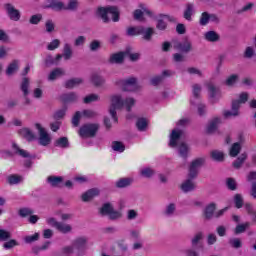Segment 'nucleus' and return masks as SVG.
Instances as JSON below:
<instances>
[{
	"instance_id": "nucleus-37",
	"label": "nucleus",
	"mask_w": 256,
	"mask_h": 256,
	"mask_svg": "<svg viewBox=\"0 0 256 256\" xmlns=\"http://www.w3.org/2000/svg\"><path fill=\"white\" fill-rule=\"evenodd\" d=\"M207 89H208L209 96L211 97V99H215V97L219 96V94L221 93L219 88H217L213 83H209L207 85Z\"/></svg>"
},
{
	"instance_id": "nucleus-29",
	"label": "nucleus",
	"mask_w": 256,
	"mask_h": 256,
	"mask_svg": "<svg viewBox=\"0 0 256 256\" xmlns=\"http://www.w3.org/2000/svg\"><path fill=\"white\" fill-rule=\"evenodd\" d=\"M176 212H177V204L170 203L166 205L163 211V215H165V217H173V215H175Z\"/></svg>"
},
{
	"instance_id": "nucleus-19",
	"label": "nucleus",
	"mask_w": 256,
	"mask_h": 256,
	"mask_svg": "<svg viewBox=\"0 0 256 256\" xmlns=\"http://www.w3.org/2000/svg\"><path fill=\"white\" fill-rule=\"evenodd\" d=\"M61 59H63L62 54H57L55 58L49 54L46 56L44 61L46 67H51L52 65H58L61 62Z\"/></svg>"
},
{
	"instance_id": "nucleus-47",
	"label": "nucleus",
	"mask_w": 256,
	"mask_h": 256,
	"mask_svg": "<svg viewBox=\"0 0 256 256\" xmlns=\"http://www.w3.org/2000/svg\"><path fill=\"white\" fill-rule=\"evenodd\" d=\"M245 159H247V154H241L234 162L233 167L234 169H241V165L245 163Z\"/></svg>"
},
{
	"instance_id": "nucleus-54",
	"label": "nucleus",
	"mask_w": 256,
	"mask_h": 256,
	"mask_svg": "<svg viewBox=\"0 0 256 256\" xmlns=\"http://www.w3.org/2000/svg\"><path fill=\"white\" fill-rule=\"evenodd\" d=\"M136 126L138 131H145L147 129V119L145 118H140L136 122Z\"/></svg>"
},
{
	"instance_id": "nucleus-24",
	"label": "nucleus",
	"mask_w": 256,
	"mask_h": 256,
	"mask_svg": "<svg viewBox=\"0 0 256 256\" xmlns=\"http://www.w3.org/2000/svg\"><path fill=\"white\" fill-rule=\"evenodd\" d=\"M77 94L75 92L65 93L60 96L63 103H75L77 101Z\"/></svg>"
},
{
	"instance_id": "nucleus-28",
	"label": "nucleus",
	"mask_w": 256,
	"mask_h": 256,
	"mask_svg": "<svg viewBox=\"0 0 256 256\" xmlns=\"http://www.w3.org/2000/svg\"><path fill=\"white\" fill-rule=\"evenodd\" d=\"M189 150H190L189 145H187V143L185 142H181L178 145V153L183 159H187L189 155Z\"/></svg>"
},
{
	"instance_id": "nucleus-48",
	"label": "nucleus",
	"mask_w": 256,
	"mask_h": 256,
	"mask_svg": "<svg viewBox=\"0 0 256 256\" xmlns=\"http://www.w3.org/2000/svg\"><path fill=\"white\" fill-rule=\"evenodd\" d=\"M140 175L142 177H146V179H149L150 177H153L155 175V170L154 169H151L149 167H146V168H142L140 170Z\"/></svg>"
},
{
	"instance_id": "nucleus-60",
	"label": "nucleus",
	"mask_w": 256,
	"mask_h": 256,
	"mask_svg": "<svg viewBox=\"0 0 256 256\" xmlns=\"http://www.w3.org/2000/svg\"><path fill=\"white\" fill-rule=\"evenodd\" d=\"M90 51H99L101 49V41L99 40H93L89 44Z\"/></svg>"
},
{
	"instance_id": "nucleus-63",
	"label": "nucleus",
	"mask_w": 256,
	"mask_h": 256,
	"mask_svg": "<svg viewBox=\"0 0 256 256\" xmlns=\"http://www.w3.org/2000/svg\"><path fill=\"white\" fill-rule=\"evenodd\" d=\"M25 243L27 244H31V243H35V241H39V233H35L32 236H26L24 238Z\"/></svg>"
},
{
	"instance_id": "nucleus-59",
	"label": "nucleus",
	"mask_w": 256,
	"mask_h": 256,
	"mask_svg": "<svg viewBox=\"0 0 256 256\" xmlns=\"http://www.w3.org/2000/svg\"><path fill=\"white\" fill-rule=\"evenodd\" d=\"M20 217H29L33 215V209L31 208H21L18 212Z\"/></svg>"
},
{
	"instance_id": "nucleus-21",
	"label": "nucleus",
	"mask_w": 256,
	"mask_h": 256,
	"mask_svg": "<svg viewBox=\"0 0 256 256\" xmlns=\"http://www.w3.org/2000/svg\"><path fill=\"white\" fill-rule=\"evenodd\" d=\"M21 137L26 139V141H35L37 139V136H35V133L31 131L29 128H22L19 131Z\"/></svg>"
},
{
	"instance_id": "nucleus-43",
	"label": "nucleus",
	"mask_w": 256,
	"mask_h": 256,
	"mask_svg": "<svg viewBox=\"0 0 256 256\" xmlns=\"http://www.w3.org/2000/svg\"><path fill=\"white\" fill-rule=\"evenodd\" d=\"M193 13H194L193 4H187L186 9L184 11V19H186V21H191V17L193 16Z\"/></svg>"
},
{
	"instance_id": "nucleus-25",
	"label": "nucleus",
	"mask_w": 256,
	"mask_h": 256,
	"mask_svg": "<svg viewBox=\"0 0 256 256\" xmlns=\"http://www.w3.org/2000/svg\"><path fill=\"white\" fill-rule=\"evenodd\" d=\"M56 230L59 231V233L67 235V233H71V231H73V226L64 222H58Z\"/></svg>"
},
{
	"instance_id": "nucleus-1",
	"label": "nucleus",
	"mask_w": 256,
	"mask_h": 256,
	"mask_svg": "<svg viewBox=\"0 0 256 256\" xmlns=\"http://www.w3.org/2000/svg\"><path fill=\"white\" fill-rule=\"evenodd\" d=\"M124 107L127 111H131V108L135 107V98L128 97L123 99L121 94H114L110 97L109 114L111 115L114 123L119 121L117 118V111H121Z\"/></svg>"
},
{
	"instance_id": "nucleus-30",
	"label": "nucleus",
	"mask_w": 256,
	"mask_h": 256,
	"mask_svg": "<svg viewBox=\"0 0 256 256\" xmlns=\"http://www.w3.org/2000/svg\"><path fill=\"white\" fill-rule=\"evenodd\" d=\"M62 57L65 59V61H69L71 57H73V48L71 47V44L65 43L63 46V54H61Z\"/></svg>"
},
{
	"instance_id": "nucleus-52",
	"label": "nucleus",
	"mask_w": 256,
	"mask_h": 256,
	"mask_svg": "<svg viewBox=\"0 0 256 256\" xmlns=\"http://www.w3.org/2000/svg\"><path fill=\"white\" fill-rule=\"evenodd\" d=\"M253 7H255V4L253 2H250L244 5L241 9L237 10V14L242 15V13H249V11L253 10Z\"/></svg>"
},
{
	"instance_id": "nucleus-64",
	"label": "nucleus",
	"mask_w": 256,
	"mask_h": 256,
	"mask_svg": "<svg viewBox=\"0 0 256 256\" xmlns=\"http://www.w3.org/2000/svg\"><path fill=\"white\" fill-rule=\"evenodd\" d=\"M95 101H99V95L90 94L84 98V103H93Z\"/></svg>"
},
{
	"instance_id": "nucleus-9",
	"label": "nucleus",
	"mask_w": 256,
	"mask_h": 256,
	"mask_svg": "<svg viewBox=\"0 0 256 256\" xmlns=\"http://www.w3.org/2000/svg\"><path fill=\"white\" fill-rule=\"evenodd\" d=\"M193 179L195 178L188 176V178L182 182L180 189L183 193H191V191H195V189H197V183H195Z\"/></svg>"
},
{
	"instance_id": "nucleus-49",
	"label": "nucleus",
	"mask_w": 256,
	"mask_h": 256,
	"mask_svg": "<svg viewBox=\"0 0 256 256\" xmlns=\"http://www.w3.org/2000/svg\"><path fill=\"white\" fill-rule=\"evenodd\" d=\"M60 46H61V40L54 39L50 43H48L46 49L48 51H55V49H59Z\"/></svg>"
},
{
	"instance_id": "nucleus-57",
	"label": "nucleus",
	"mask_w": 256,
	"mask_h": 256,
	"mask_svg": "<svg viewBox=\"0 0 256 256\" xmlns=\"http://www.w3.org/2000/svg\"><path fill=\"white\" fill-rule=\"evenodd\" d=\"M112 149L113 151H118L119 153H123V151H125V145H123L119 141H115L112 143Z\"/></svg>"
},
{
	"instance_id": "nucleus-4",
	"label": "nucleus",
	"mask_w": 256,
	"mask_h": 256,
	"mask_svg": "<svg viewBox=\"0 0 256 256\" xmlns=\"http://www.w3.org/2000/svg\"><path fill=\"white\" fill-rule=\"evenodd\" d=\"M205 165V158H197L193 160L189 167L188 177L191 179H197L199 175V169Z\"/></svg>"
},
{
	"instance_id": "nucleus-10",
	"label": "nucleus",
	"mask_w": 256,
	"mask_h": 256,
	"mask_svg": "<svg viewBox=\"0 0 256 256\" xmlns=\"http://www.w3.org/2000/svg\"><path fill=\"white\" fill-rule=\"evenodd\" d=\"M174 49H177V51H181L182 53H189L193 51V45L189 40H184L182 42L176 41L174 42Z\"/></svg>"
},
{
	"instance_id": "nucleus-46",
	"label": "nucleus",
	"mask_w": 256,
	"mask_h": 256,
	"mask_svg": "<svg viewBox=\"0 0 256 256\" xmlns=\"http://www.w3.org/2000/svg\"><path fill=\"white\" fill-rule=\"evenodd\" d=\"M241 152V144L239 142L234 143L230 148V157H237Z\"/></svg>"
},
{
	"instance_id": "nucleus-38",
	"label": "nucleus",
	"mask_w": 256,
	"mask_h": 256,
	"mask_svg": "<svg viewBox=\"0 0 256 256\" xmlns=\"http://www.w3.org/2000/svg\"><path fill=\"white\" fill-rule=\"evenodd\" d=\"M210 156L213 159V161H217L218 163H221V161L225 160V154L219 150H213L210 153Z\"/></svg>"
},
{
	"instance_id": "nucleus-3",
	"label": "nucleus",
	"mask_w": 256,
	"mask_h": 256,
	"mask_svg": "<svg viewBox=\"0 0 256 256\" xmlns=\"http://www.w3.org/2000/svg\"><path fill=\"white\" fill-rule=\"evenodd\" d=\"M35 128L38 131V143L39 145H42V147H47V145L51 144V135L41 124L36 123Z\"/></svg>"
},
{
	"instance_id": "nucleus-8",
	"label": "nucleus",
	"mask_w": 256,
	"mask_h": 256,
	"mask_svg": "<svg viewBox=\"0 0 256 256\" xmlns=\"http://www.w3.org/2000/svg\"><path fill=\"white\" fill-rule=\"evenodd\" d=\"M44 9H53V11H64L65 4L61 0H47Z\"/></svg>"
},
{
	"instance_id": "nucleus-36",
	"label": "nucleus",
	"mask_w": 256,
	"mask_h": 256,
	"mask_svg": "<svg viewBox=\"0 0 256 256\" xmlns=\"http://www.w3.org/2000/svg\"><path fill=\"white\" fill-rule=\"evenodd\" d=\"M79 9V0H69L67 5L64 4V11H77Z\"/></svg>"
},
{
	"instance_id": "nucleus-50",
	"label": "nucleus",
	"mask_w": 256,
	"mask_h": 256,
	"mask_svg": "<svg viewBox=\"0 0 256 256\" xmlns=\"http://www.w3.org/2000/svg\"><path fill=\"white\" fill-rule=\"evenodd\" d=\"M113 211V206L110 203H106L102 206V209H100V215H111V212Z\"/></svg>"
},
{
	"instance_id": "nucleus-45",
	"label": "nucleus",
	"mask_w": 256,
	"mask_h": 256,
	"mask_svg": "<svg viewBox=\"0 0 256 256\" xmlns=\"http://www.w3.org/2000/svg\"><path fill=\"white\" fill-rule=\"evenodd\" d=\"M249 227H251V223L249 222H246L244 224H239L236 226L235 230H234V233L236 235H239L241 233H245V231H247V229H249Z\"/></svg>"
},
{
	"instance_id": "nucleus-27",
	"label": "nucleus",
	"mask_w": 256,
	"mask_h": 256,
	"mask_svg": "<svg viewBox=\"0 0 256 256\" xmlns=\"http://www.w3.org/2000/svg\"><path fill=\"white\" fill-rule=\"evenodd\" d=\"M97 195H99V189L92 188L82 195V201H91V199H93V197H97Z\"/></svg>"
},
{
	"instance_id": "nucleus-53",
	"label": "nucleus",
	"mask_w": 256,
	"mask_h": 256,
	"mask_svg": "<svg viewBox=\"0 0 256 256\" xmlns=\"http://www.w3.org/2000/svg\"><path fill=\"white\" fill-rule=\"evenodd\" d=\"M41 21H43V15L42 14L32 15L29 19V23L31 25H39V23H41Z\"/></svg>"
},
{
	"instance_id": "nucleus-32",
	"label": "nucleus",
	"mask_w": 256,
	"mask_h": 256,
	"mask_svg": "<svg viewBox=\"0 0 256 256\" xmlns=\"http://www.w3.org/2000/svg\"><path fill=\"white\" fill-rule=\"evenodd\" d=\"M204 38L206 41H209L210 43H217L219 41L220 36L215 31H208L204 34Z\"/></svg>"
},
{
	"instance_id": "nucleus-5",
	"label": "nucleus",
	"mask_w": 256,
	"mask_h": 256,
	"mask_svg": "<svg viewBox=\"0 0 256 256\" xmlns=\"http://www.w3.org/2000/svg\"><path fill=\"white\" fill-rule=\"evenodd\" d=\"M99 131V124H85L80 128L81 137H95Z\"/></svg>"
},
{
	"instance_id": "nucleus-35",
	"label": "nucleus",
	"mask_w": 256,
	"mask_h": 256,
	"mask_svg": "<svg viewBox=\"0 0 256 256\" xmlns=\"http://www.w3.org/2000/svg\"><path fill=\"white\" fill-rule=\"evenodd\" d=\"M153 33H155V30H153V28H146L142 26V31L140 32V35H143V39L145 41H151Z\"/></svg>"
},
{
	"instance_id": "nucleus-61",
	"label": "nucleus",
	"mask_w": 256,
	"mask_h": 256,
	"mask_svg": "<svg viewBox=\"0 0 256 256\" xmlns=\"http://www.w3.org/2000/svg\"><path fill=\"white\" fill-rule=\"evenodd\" d=\"M45 29L47 33H53L55 31V22L53 20H47L45 22Z\"/></svg>"
},
{
	"instance_id": "nucleus-31",
	"label": "nucleus",
	"mask_w": 256,
	"mask_h": 256,
	"mask_svg": "<svg viewBox=\"0 0 256 256\" xmlns=\"http://www.w3.org/2000/svg\"><path fill=\"white\" fill-rule=\"evenodd\" d=\"M219 123H221V118L212 119L207 126V133H215L217 127H219Z\"/></svg>"
},
{
	"instance_id": "nucleus-56",
	"label": "nucleus",
	"mask_w": 256,
	"mask_h": 256,
	"mask_svg": "<svg viewBox=\"0 0 256 256\" xmlns=\"http://www.w3.org/2000/svg\"><path fill=\"white\" fill-rule=\"evenodd\" d=\"M229 244L234 249H241V247L243 246V244L241 243V239H239V238H231L229 240Z\"/></svg>"
},
{
	"instance_id": "nucleus-6",
	"label": "nucleus",
	"mask_w": 256,
	"mask_h": 256,
	"mask_svg": "<svg viewBox=\"0 0 256 256\" xmlns=\"http://www.w3.org/2000/svg\"><path fill=\"white\" fill-rule=\"evenodd\" d=\"M141 86L137 83V78L130 77L122 81V90L123 91H138Z\"/></svg>"
},
{
	"instance_id": "nucleus-23",
	"label": "nucleus",
	"mask_w": 256,
	"mask_h": 256,
	"mask_svg": "<svg viewBox=\"0 0 256 256\" xmlns=\"http://www.w3.org/2000/svg\"><path fill=\"white\" fill-rule=\"evenodd\" d=\"M19 71V60H13L6 69V75L11 77V75H15Z\"/></svg>"
},
{
	"instance_id": "nucleus-17",
	"label": "nucleus",
	"mask_w": 256,
	"mask_h": 256,
	"mask_svg": "<svg viewBox=\"0 0 256 256\" xmlns=\"http://www.w3.org/2000/svg\"><path fill=\"white\" fill-rule=\"evenodd\" d=\"M183 137V131L179 129L172 130V133L170 135V142L169 145L171 147H177V141H179V138Z\"/></svg>"
},
{
	"instance_id": "nucleus-20",
	"label": "nucleus",
	"mask_w": 256,
	"mask_h": 256,
	"mask_svg": "<svg viewBox=\"0 0 256 256\" xmlns=\"http://www.w3.org/2000/svg\"><path fill=\"white\" fill-rule=\"evenodd\" d=\"M12 147L14 149V153L16 155H19L20 157H23L24 159H33V156L31 153H29L27 150L21 149L17 143H13Z\"/></svg>"
},
{
	"instance_id": "nucleus-62",
	"label": "nucleus",
	"mask_w": 256,
	"mask_h": 256,
	"mask_svg": "<svg viewBox=\"0 0 256 256\" xmlns=\"http://www.w3.org/2000/svg\"><path fill=\"white\" fill-rule=\"evenodd\" d=\"M11 239V232L0 228V241H7Z\"/></svg>"
},
{
	"instance_id": "nucleus-44",
	"label": "nucleus",
	"mask_w": 256,
	"mask_h": 256,
	"mask_svg": "<svg viewBox=\"0 0 256 256\" xmlns=\"http://www.w3.org/2000/svg\"><path fill=\"white\" fill-rule=\"evenodd\" d=\"M7 181L9 183V185H17V184L21 183V181H23V177H21L19 175L12 174L7 177Z\"/></svg>"
},
{
	"instance_id": "nucleus-26",
	"label": "nucleus",
	"mask_w": 256,
	"mask_h": 256,
	"mask_svg": "<svg viewBox=\"0 0 256 256\" xmlns=\"http://www.w3.org/2000/svg\"><path fill=\"white\" fill-rule=\"evenodd\" d=\"M47 181L51 187H61L63 185V177L61 176H49Z\"/></svg>"
},
{
	"instance_id": "nucleus-55",
	"label": "nucleus",
	"mask_w": 256,
	"mask_h": 256,
	"mask_svg": "<svg viewBox=\"0 0 256 256\" xmlns=\"http://www.w3.org/2000/svg\"><path fill=\"white\" fill-rule=\"evenodd\" d=\"M202 239H203V233L202 232L196 233L191 239L192 247H196L199 244V241H201Z\"/></svg>"
},
{
	"instance_id": "nucleus-15",
	"label": "nucleus",
	"mask_w": 256,
	"mask_h": 256,
	"mask_svg": "<svg viewBox=\"0 0 256 256\" xmlns=\"http://www.w3.org/2000/svg\"><path fill=\"white\" fill-rule=\"evenodd\" d=\"M201 84H194L192 86V97L190 99V103L191 105L195 104L196 103H199V101H201Z\"/></svg>"
},
{
	"instance_id": "nucleus-33",
	"label": "nucleus",
	"mask_w": 256,
	"mask_h": 256,
	"mask_svg": "<svg viewBox=\"0 0 256 256\" xmlns=\"http://www.w3.org/2000/svg\"><path fill=\"white\" fill-rule=\"evenodd\" d=\"M91 82L93 85H95V87H101V85H105V78L97 73H94L91 76Z\"/></svg>"
},
{
	"instance_id": "nucleus-58",
	"label": "nucleus",
	"mask_w": 256,
	"mask_h": 256,
	"mask_svg": "<svg viewBox=\"0 0 256 256\" xmlns=\"http://www.w3.org/2000/svg\"><path fill=\"white\" fill-rule=\"evenodd\" d=\"M163 83V76L158 75L154 76L150 79V85H153V87H157V85H161Z\"/></svg>"
},
{
	"instance_id": "nucleus-7",
	"label": "nucleus",
	"mask_w": 256,
	"mask_h": 256,
	"mask_svg": "<svg viewBox=\"0 0 256 256\" xmlns=\"http://www.w3.org/2000/svg\"><path fill=\"white\" fill-rule=\"evenodd\" d=\"M6 15H8L10 21H19L21 19V11H19L13 4L4 5Z\"/></svg>"
},
{
	"instance_id": "nucleus-40",
	"label": "nucleus",
	"mask_w": 256,
	"mask_h": 256,
	"mask_svg": "<svg viewBox=\"0 0 256 256\" xmlns=\"http://www.w3.org/2000/svg\"><path fill=\"white\" fill-rule=\"evenodd\" d=\"M237 81H239V75L232 74L226 78V80L224 81V85H226L227 87H233V85H235Z\"/></svg>"
},
{
	"instance_id": "nucleus-13",
	"label": "nucleus",
	"mask_w": 256,
	"mask_h": 256,
	"mask_svg": "<svg viewBox=\"0 0 256 256\" xmlns=\"http://www.w3.org/2000/svg\"><path fill=\"white\" fill-rule=\"evenodd\" d=\"M75 251H78V253H83L85 249H87V238L86 237H79L76 238L72 243Z\"/></svg>"
},
{
	"instance_id": "nucleus-34",
	"label": "nucleus",
	"mask_w": 256,
	"mask_h": 256,
	"mask_svg": "<svg viewBox=\"0 0 256 256\" xmlns=\"http://www.w3.org/2000/svg\"><path fill=\"white\" fill-rule=\"evenodd\" d=\"M143 15H148L149 17H151V15H153V12L147 9H144L143 11L142 10L134 11V19H136V21H143Z\"/></svg>"
},
{
	"instance_id": "nucleus-22",
	"label": "nucleus",
	"mask_w": 256,
	"mask_h": 256,
	"mask_svg": "<svg viewBox=\"0 0 256 256\" xmlns=\"http://www.w3.org/2000/svg\"><path fill=\"white\" fill-rule=\"evenodd\" d=\"M63 75H65V70L63 68H56L49 73L48 81H56V79L63 77Z\"/></svg>"
},
{
	"instance_id": "nucleus-39",
	"label": "nucleus",
	"mask_w": 256,
	"mask_h": 256,
	"mask_svg": "<svg viewBox=\"0 0 256 256\" xmlns=\"http://www.w3.org/2000/svg\"><path fill=\"white\" fill-rule=\"evenodd\" d=\"M141 31H143V26L129 27L126 31V35H128V37H135L141 35Z\"/></svg>"
},
{
	"instance_id": "nucleus-41",
	"label": "nucleus",
	"mask_w": 256,
	"mask_h": 256,
	"mask_svg": "<svg viewBox=\"0 0 256 256\" xmlns=\"http://www.w3.org/2000/svg\"><path fill=\"white\" fill-rule=\"evenodd\" d=\"M131 183H133V180L131 178H122L116 182V187H118L119 189H123L125 187H129Z\"/></svg>"
},
{
	"instance_id": "nucleus-18",
	"label": "nucleus",
	"mask_w": 256,
	"mask_h": 256,
	"mask_svg": "<svg viewBox=\"0 0 256 256\" xmlns=\"http://www.w3.org/2000/svg\"><path fill=\"white\" fill-rule=\"evenodd\" d=\"M83 78H71L65 81L64 87L66 89H75V87H79V85H83Z\"/></svg>"
},
{
	"instance_id": "nucleus-12",
	"label": "nucleus",
	"mask_w": 256,
	"mask_h": 256,
	"mask_svg": "<svg viewBox=\"0 0 256 256\" xmlns=\"http://www.w3.org/2000/svg\"><path fill=\"white\" fill-rule=\"evenodd\" d=\"M239 102L232 101L231 110H226L223 112L225 119H231V117H239Z\"/></svg>"
},
{
	"instance_id": "nucleus-51",
	"label": "nucleus",
	"mask_w": 256,
	"mask_h": 256,
	"mask_svg": "<svg viewBox=\"0 0 256 256\" xmlns=\"http://www.w3.org/2000/svg\"><path fill=\"white\" fill-rule=\"evenodd\" d=\"M56 147H62L63 149L69 147V139L67 137H61L55 142Z\"/></svg>"
},
{
	"instance_id": "nucleus-16",
	"label": "nucleus",
	"mask_w": 256,
	"mask_h": 256,
	"mask_svg": "<svg viewBox=\"0 0 256 256\" xmlns=\"http://www.w3.org/2000/svg\"><path fill=\"white\" fill-rule=\"evenodd\" d=\"M215 209H217V204L213 202L208 204L203 212L204 218L207 220H211L212 217H215Z\"/></svg>"
},
{
	"instance_id": "nucleus-11",
	"label": "nucleus",
	"mask_w": 256,
	"mask_h": 256,
	"mask_svg": "<svg viewBox=\"0 0 256 256\" xmlns=\"http://www.w3.org/2000/svg\"><path fill=\"white\" fill-rule=\"evenodd\" d=\"M165 21H174V18L167 14H160L156 24L159 31H165L167 29V22Z\"/></svg>"
},
{
	"instance_id": "nucleus-42",
	"label": "nucleus",
	"mask_w": 256,
	"mask_h": 256,
	"mask_svg": "<svg viewBox=\"0 0 256 256\" xmlns=\"http://www.w3.org/2000/svg\"><path fill=\"white\" fill-rule=\"evenodd\" d=\"M29 83V78L22 79L20 89L23 92L24 97H27L29 95Z\"/></svg>"
},
{
	"instance_id": "nucleus-14",
	"label": "nucleus",
	"mask_w": 256,
	"mask_h": 256,
	"mask_svg": "<svg viewBox=\"0 0 256 256\" xmlns=\"http://www.w3.org/2000/svg\"><path fill=\"white\" fill-rule=\"evenodd\" d=\"M125 55H127V53L125 52L111 54L108 59V63H110L111 65H121V63L125 61Z\"/></svg>"
},
{
	"instance_id": "nucleus-2",
	"label": "nucleus",
	"mask_w": 256,
	"mask_h": 256,
	"mask_svg": "<svg viewBox=\"0 0 256 256\" xmlns=\"http://www.w3.org/2000/svg\"><path fill=\"white\" fill-rule=\"evenodd\" d=\"M97 15L101 17L104 23H109V17L107 15H112V21L117 23L119 21V9L115 6L100 7L97 10Z\"/></svg>"
}]
</instances>
